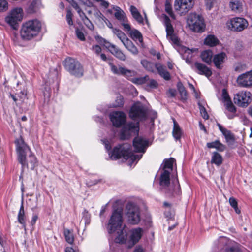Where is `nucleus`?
Instances as JSON below:
<instances>
[{
	"label": "nucleus",
	"mask_w": 252,
	"mask_h": 252,
	"mask_svg": "<svg viewBox=\"0 0 252 252\" xmlns=\"http://www.w3.org/2000/svg\"><path fill=\"white\" fill-rule=\"evenodd\" d=\"M141 63L142 66L148 71L153 72L155 68L156 67V64L153 63L149 62L146 60H143L141 61Z\"/></svg>",
	"instance_id": "obj_39"
},
{
	"label": "nucleus",
	"mask_w": 252,
	"mask_h": 252,
	"mask_svg": "<svg viewBox=\"0 0 252 252\" xmlns=\"http://www.w3.org/2000/svg\"><path fill=\"white\" fill-rule=\"evenodd\" d=\"M109 117L113 126L117 127L121 126L126 122V116L123 112H113L110 114Z\"/></svg>",
	"instance_id": "obj_16"
},
{
	"label": "nucleus",
	"mask_w": 252,
	"mask_h": 252,
	"mask_svg": "<svg viewBox=\"0 0 252 252\" xmlns=\"http://www.w3.org/2000/svg\"><path fill=\"white\" fill-rule=\"evenodd\" d=\"M170 173L168 171H161L159 178V184L162 188L165 189V192L166 195L168 197H172L180 194V187L177 180L176 182L173 183V184L170 185Z\"/></svg>",
	"instance_id": "obj_4"
},
{
	"label": "nucleus",
	"mask_w": 252,
	"mask_h": 252,
	"mask_svg": "<svg viewBox=\"0 0 252 252\" xmlns=\"http://www.w3.org/2000/svg\"><path fill=\"white\" fill-rule=\"evenodd\" d=\"M123 210L117 208L114 210L109 221L108 230L109 233H112L117 230H120V233L116 238V242L124 243L126 238V231L123 228L121 229L123 223Z\"/></svg>",
	"instance_id": "obj_1"
},
{
	"label": "nucleus",
	"mask_w": 252,
	"mask_h": 252,
	"mask_svg": "<svg viewBox=\"0 0 252 252\" xmlns=\"http://www.w3.org/2000/svg\"><path fill=\"white\" fill-rule=\"evenodd\" d=\"M233 100L238 106L246 107L252 101V94L249 91H239L234 94Z\"/></svg>",
	"instance_id": "obj_8"
},
{
	"label": "nucleus",
	"mask_w": 252,
	"mask_h": 252,
	"mask_svg": "<svg viewBox=\"0 0 252 252\" xmlns=\"http://www.w3.org/2000/svg\"><path fill=\"white\" fill-rule=\"evenodd\" d=\"M229 6L231 9L235 12H240L242 10V2L238 0H231Z\"/></svg>",
	"instance_id": "obj_31"
},
{
	"label": "nucleus",
	"mask_w": 252,
	"mask_h": 252,
	"mask_svg": "<svg viewBox=\"0 0 252 252\" xmlns=\"http://www.w3.org/2000/svg\"><path fill=\"white\" fill-rule=\"evenodd\" d=\"M190 89L193 91L195 98L198 99L200 98V92L196 91L194 87L191 84H190Z\"/></svg>",
	"instance_id": "obj_58"
},
{
	"label": "nucleus",
	"mask_w": 252,
	"mask_h": 252,
	"mask_svg": "<svg viewBox=\"0 0 252 252\" xmlns=\"http://www.w3.org/2000/svg\"><path fill=\"white\" fill-rule=\"evenodd\" d=\"M167 38L171 40L173 44L179 45V40L178 38L174 34H172L171 35H169L168 36H167Z\"/></svg>",
	"instance_id": "obj_53"
},
{
	"label": "nucleus",
	"mask_w": 252,
	"mask_h": 252,
	"mask_svg": "<svg viewBox=\"0 0 252 252\" xmlns=\"http://www.w3.org/2000/svg\"><path fill=\"white\" fill-rule=\"evenodd\" d=\"M226 58V55L224 52L219 53L214 56L213 61L217 68L219 69L222 68V65L224 63Z\"/></svg>",
	"instance_id": "obj_24"
},
{
	"label": "nucleus",
	"mask_w": 252,
	"mask_h": 252,
	"mask_svg": "<svg viewBox=\"0 0 252 252\" xmlns=\"http://www.w3.org/2000/svg\"><path fill=\"white\" fill-rule=\"evenodd\" d=\"M228 27L232 31L240 32L248 26L247 21L243 18L235 17L231 19L227 23Z\"/></svg>",
	"instance_id": "obj_13"
},
{
	"label": "nucleus",
	"mask_w": 252,
	"mask_h": 252,
	"mask_svg": "<svg viewBox=\"0 0 252 252\" xmlns=\"http://www.w3.org/2000/svg\"><path fill=\"white\" fill-rule=\"evenodd\" d=\"M24 163L23 164L19 162L22 165V171L23 172L25 168H30L31 170L34 169L38 166V160L36 156L32 154L31 152L30 155L27 158L25 156Z\"/></svg>",
	"instance_id": "obj_17"
},
{
	"label": "nucleus",
	"mask_w": 252,
	"mask_h": 252,
	"mask_svg": "<svg viewBox=\"0 0 252 252\" xmlns=\"http://www.w3.org/2000/svg\"><path fill=\"white\" fill-rule=\"evenodd\" d=\"M223 161V158L220 154L217 152L212 153L211 162L217 166H220Z\"/></svg>",
	"instance_id": "obj_32"
},
{
	"label": "nucleus",
	"mask_w": 252,
	"mask_h": 252,
	"mask_svg": "<svg viewBox=\"0 0 252 252\" xmlns=\"http://www.w3.org/2000/svg\"><path fill=\"white\" fill-rule=\"evenodd\" d=\"M96 39L100 43H104L106 48L117 58L123 61L126 60V55L116 45L106 41L104 39L99 36L96 37Z\"/></svg>",
	"instance_id": "obj_12"
},
{
	"label": "nucleus",
	"mask_w": 252,
	"mask_h": 252,
	"mask_svg": "<svg viewBox=\"0 0 252 252\" xmlns=\"http://www.w3.org/2000/svg\"><path fill=\"white\" fill-rule=\"evenodd\" d=\"M194 66L199 74L205 75L208 78L211 76L212 73L211 69L205 65L196 62L195 63Z\"/></svg>",
	"instance_id": "obj_23"
},
{
	"label": "nucleus",
	"mask_w": 252,
	"mask_h": 252,
	"mask_svg": "<svg viewBox=\"0 0 252 252\" xmlns=\"http://www.w3.org/2000/svg\"><path fill=\"white\" fill-rule=\"evenodd\" d=\"M132 16L138 23L140 24H143V18L139 12L133 15Z\"/></svg>",
	"instance_id": "obj_57"
},
{
	"label": "nucleus",
	"mask_w": 252,
	"mask_h": 252,
	"mask_svg": "<svg viewBox=\"0 0 252 252\" xmlns=\"http://www.w3.org/2000/svg\"><path fill=\"white\" fill-rule=\"evenodd\" d=\"M109 65L113 74L117 75H122L129 79L130 77L134 76L136 74V72L134 70L128 69L120 65L117 66L112 63H109Z\"/></svg>",
	"instance_id": "obj_14"
},
{
	"label": "nucleus",
	"mask_w": 252,
	"mask_h": 252,
	"mask_svg": "<svg viewBox=\"0 0 252 252\" xmlns=\"http://www.w3.org/2000/svg\"><path fill=\"white\" fill-rule=\"evenodd\" d=\"M109 154L112 159L116 160L123 158L126 160H129L130 166H131L135 161L137 162L142 157V154H134L131 150L130 146L128 144H124L115 147Z\"/></svg>",
	"instance_id": "obj_2"
},
{
	"label": "nucleus",
	"mask_w": 252,
	"mask_h": 252,
	"mask_svg": "<svg viewBox=\"0 0 252 252\" xmlns=\"http://www.w3.org/2000/svg\"><path fill=\"white\" fill-rule=\"evenodd\" d=\"M64 235L65 240L67 243L70 244H73L74 242V237L72 233L67 229H64Z\"/></svg>",
	"instance_id": "obj_44"
},
{
	"label": "nucleus",
	"mask_w": 252,
	"mask_h": 252,
	"mask_svg": "<svg viewBox=\"0 0 252 252\" xmlns=\"http://www.w3.org/2000/svg\"><path fill=\"white\" fill-rule=\"evenodd\" d=\"M131 235L130 236V242L131 246L132 247L136 244L141 239L143 233V230L142 228L138 227L133 229L131 230Z\"/></svg>",
	"instance_id": "obj_21"
},
{
	"label": "nucleus",
	"mask_w": 252,
	"mask_h": 252,
	"mask_svg": "<svg viewBox=\"0 0 252 252\" xmlns=\"http://www.w3.org/2000/svg\"><path fill=\"white\" fill-rule=\"evenodd\" d=\"M148 81H149V82L147 85V87L150 88H155L157 87L158 83L156 80L154 79H149Z\"/></svg>",
	"instance_id": "obj_59"
},
{
	"label": "nucleus",
	"mask_w": 252,
	"mask_h": 252,
	"mask_svg": "<svg viewBox=\"0 0 252 252\" xmlns=\"http://www.w3.org/2000/svg\"><path fill=\"white\" fill-rule=\"evenodd\" d=\"M190 28L196 32H202L205 29V24L203 18L195 13L190 14Z\"/></svg>",
	"instance_id": "obj_11"
},
{
	"label": "nucleus",
	"mask_w": 252,
	"mask_h": 252,
	"mask_svg": "<svg viewBox=\"0 0 252 252\" xmlns=\"http://www.w3.org/2000/svg\"><path fill=\"white\" fill-rule=\"evenodd\" d=\"M156 68H157L159 74L166 80L170 79V74L166 70L165 68L160 64H156Z\"/></svg>",
	"instance_id": "obj_29"
},
{
	"label": "nucleus",
	"mask_w": 252,
	"mask_h": 252,
	"mask_svg": "<svg viewBox=\"0 0 252 252\" xmlns=\"http://www.w3.org/2000/svg\"><path fill=\"white\" fill-rule=\"evenodd\" d=\"M173 123L174 127L172 131L173 136L176 140H179L181 138L182 131L179 127L178 124L174 119L173 120Z\"/></svg>",
	"instance_id": "obj_37"
},
{
	"label": "nucleus",
	"mask_w": 252,
	"mask_h": 252,
	"mask_svg": "<svg viewBox=\"0 0 252 252\" xmlns=\"http://www.w3.org/2000/svg\"><path fill=\"white\" fill-rule=\"evenodd\" d=\"M200 57L204 62L210 64L212 62L213 53L210 50H204L201 53Z\"/></svg>",
	"instance_id": "obj_27"
},
{
	"label": "nucleus",
	"mask_w": 252,
	"mask_h": 252,
	"mask_svg": "<svg viewBox=\"0 0 252 252\" xmlns=\"http://www.w3.org/2000/svg\"><path fill=\"white\" fill-rule=\"evenodd\" d=\"M175 161V160L173 158L165 159L163 161V167L162 171L166 170L171 173L173 170V166Z\"/></svg>",
	"instance_id": "obj_33"
},
{
	"label": "nucleus",
	"mask_w": 252,
	"mask_h": 252,
	"mask_svg": "<svg viewBox=\"0 0 252 252\" xmlns=\"http://www.w3.org/2000/svg\"><path fill=\"white\" fill-rule=\"evenodd\" d=\"M122 25L123 26L124 29L129 32L132 31L131 30V27L130 25L127 23V22H121Z\"/></svg>",
	"instance_id": "obj_64"
},
{
	"label": "nucleus",
	"mask_w": 252,
	"mask_h": 252,
	"mask_svg": "<svg viewBox=\"0 0 252 252\" xmlns=\"http://www.w3.org/2000/svg\"><path fill=\"white\" fill-rule=\"evenodd\" d=\"M72 16L73 14L71 11L69 10H67L66 18L67 22L69 25H72L73 24V22L72 21Z\"/></svg>",
	"instance_id": "obj_54"
},
{
	"label": "nucleus",
	"mask_w": 252,
	"mask_h": 252,
	"mask_svg": "<svg viewBox=\"0 0 252 252\" xmlns=\"http://www.w3.org/2000/svg\"><path fill=\"white\" fill-rule=\"evenodd\" d=\"M222 97L224 104L232 101L226 89L222 90Z\"/></svg>",
	"instance_id": "obj_49"
},
{
	"label": "nucleus",
	"mask_w": 252,
	"mask_h": 252,
	"mask_svg": "<svg viewBox=\"0 0 252 252\" xmlns=\"http://www.w3.org/2000/svg\"><path fill=\"white\" fill-rule=\"evenodd\" d=\"M42 24L37 19L29 20L23 23L20 33L21 38L26 41L36 37L41 31Z\"/></svg>",
	"instance_id": "obj_3"
},
{
	"label": "nucleus",
	"mask_w": 252,
	"mask_h": 252,
	"mask_svg": "<svg viewBox=\"0 0 252 252\" xmlns=\"http://www.w3.org/2000/svg\"><path fill=\"white\" fill-rule=\"evenodd\" d=\"M18 221L23 226L25 232H26V216L24 209L23 201H22L21 205L18 214Z\"/></svg>",
	"instance_id": "obj_26"
},
{
	"label": "nucleus",
	"mask_w": 252,
	"mask_h": 252,
	"mask_svg": "<svg viewBox=\"0 0 252 252\" xmlns=\"http://www.w3.org/2000/svg\"><path fill=\"white\" fill-rule=\"evenodd\" d=\"M76 35L77 38L81 41H84L85 40V37L83 32L80 31L79 29H76L75 31Z\"/></svg>",
	"instance_id": "obj_55"
},
{
	"label": "nucleus",
	"mask_w": 252,
	"mask_h": 252,
	"mask_svg": "<svg viewBox=\"0 0 252 252\" xmlns=\"http://www.w3.org/2000/svg\"><path fill=\"white\" fill-rule=\"evenodd\" d=\"M124 101L123 97L121 95H119L116 97L115 103H113L111 107H121L123 105Z\"/></svg>",
	"instance_id": "obj_46"
},
{
	"label": "nucleus",
	"mask_w": 252,
	"mask_h": 252,
	"mask_svg": "<svg viewBox=\"0 0 252 252\" xmlns=\"http://www.w3.org/2000/svg\"><path fill=\"white\" fill-rule=\"evenodd\" d=\"M113 32L123 43L128 38L126 35L121 30L117 29H113Z\"/></svg>",
	"instance_id": "obj_41"
},
{
	"label": "nucleus",
	"mask_w": 252,
	"mask_h": 252,
	"mask_svg": "<svg viewBox=\"0 0 252 252\" xmlns=\"http://www.w3.org/2000/svg\"><path fill=\"white\" fill-rule=\"evenodd\" d=\"M198 105L199 106V108L200 110V112L202 117L207 120L209 118V115L205 108V107L201 104L200 101H198Z\"/></svg>",
	"instance_id": "obj_47"
},
{
	"label": "nucleus",
	"mask_w": 252,
	"mask_h": 252,
	"mask_svg": "<svg viewBox=\"0 0 252 252\" xmlns=\"http://www.w3.org/2000/svg\"><path fill=\"white\" fill-rule=\"evenodd\" d=\"M63 65L71 75L75 77H82L84 74V68L81 63L75 59L67 57L63 61Z\"/></svg>",
	"instance_id": "obj_5"
},
{
	"label": "nucleus",
	"mask_w": 252,
	"mask_h": 252,
	"mask_svg": "<svg viewBox=\"0 0 252 252\" xmlns=\"http://www.w3.org/2000/svg\"><path fill=\"white\" fill-rule=\"evenodd\" d=\"M83 22L89 29H90L91 31H93L94 30V26L88 18L86 19Z\"/></svg>",
	"instance_id": "obj_56"
},
{
	"label": "nucleus",
	"mask_w": 252,
	"mask_h": 252,
	"mask_svg": "<svg viewBox=\"0 0 252 252\" xmlns=\"http://www.w3.org/2000/svg\"><path fill=\"white\" fill-rule=\"evenodd\" d=\"M222 133L224 136L227 143H232L234 142L235 137L234 134L230 130L226 129Z\"/></svg>",
	"instance_id": "obj_43"
},
{
	"label": "nucleus",
	"mask_w": 252,
	"mask_h": 252,
	"mask_svg": "<svg viewBox=\"0 0 252 252\" xmlns=\"http://www.w3.org/2000/svg\"><path fill=\"white\" fill-rule=\"evenodd\" d=\"M178 87L182 98L183 99H185L186 98L187 92L185 91L184 87L182 86V85L181 83H179L178 84Z\"/></svg>",
	"instance_id": "obj_50"
},
{
	"label": "nucleus",
	"mask_w": 252,
	"mask_h": 252,
	"mask_svg": "<svg viewBox=\"0 0 252 252\" xmlns=\"http://www.w3.org/2000/svg\"><path fill=\"white\" fill-rule=\"evenodd\" d=\"M126 217L127 221L132 224H137L140 221V209L139 207L131 202H129L126 206Z\"/></svg>",
	"instance_id": "obj_7"
},
{
	"label": "nucleus",
	"mask_w": 252,
	"mask_h": 252,
	"mask_svg": "<svg viewBox=\"0 0 252 252\" xmlns=\"http://www.w3.org/2000/svg\"><path fill=\"white\" fill-rule=\"evenodd\" d=\"M215 0H205V4H206L207 8L208 10H210L212 8L214 2L215 1Z\"/></svg>",
	"instance_id": "obj_61"
},
{
	"label": "nucleus",
	"mask_w": 252,
	"mask_h": 252,
	"mask_svg": "<svg viewBox=\"0 0 252 252\" xmlns=\"http://www.w3.org/2000/svg\"><path fill=\"white\" fill-rule=\"evenodd\" d=\"M15 143L18 160L19 162H21L23 164L24 163L25 156H26L28 152L31 153V151L21 137L16 139Z\"/></svg>",
	"instance_id": "obj_9"
},
{
	"label": "nucleus",
	"mask_w": 252,
	"mask_h": 252,
	"mask_svg": "<svg viewBox=\"0 0 252 252\" xmlns=\"http://www.w3.org/2000/svg\"><path fill=\"white\" fill-rule=\"evenodd\" d=\"M229 202L231 206L235 210V212L238 214H240L241 211L238 207V203L236 199L233 197H230Z\"/></svg>",
	"instance_id": "obj_45"
},
{
	"label": "nucleus",
	"mask_w": 252,
	"mask_h": 252,
	"mask_svg": "<svg viewBox=\"0 0 252 252\" xmlns=\"http://www.w3.org/2000/svg\"><path fill=\"white\" fill-rule=\"evenodd\" d=\"M131 38L135 41H138L140 43H143V36L141 32L137 30H132L130 32Z\"/></svg>",
	"instance_id": "obj_38"
},
{
	"label": "nucleus",
	"mask_w": 252,
	"mask_h": 252,
	"mask_svg": "<svg viewBox=\"0 0 252 252\" xmlns=\"http://www.w3.org/2000/svg\"><path fill=\"white\" fill-rule=\"evenodd\" d=\"M178 51L182 57V58L188 63L189 62V48L184 46H179L178 48Z\"/></svg>",
	"instance_id": "obj_35"
},
{
	"label": "nucleus",
	"mask_w": 252,
	"mask_h": 252,
	"mask_svg": "<svg viewBox=\"0 0 252 252\" xmlns=\"http://www.w3.org/2000/svg\"><path fill=\"white\" fill-rule=\"evenodd\" d=\"M189 0H175V10L181 15L186 14L189 11Z\"/></svg>",
	"instance_id": "obj_19"
},
{
	"label": "nucleus",
	"mask_w": 252,
	"mask_h": 252,
	"mask_svg": "<svg viewBox=\"0 0 252 252\" xmlns=\"http://www.w3.org/2000/svg\"><path fill=\"white\" fill-rule=\"evenodd\" d=\"M113 9L116 11L114 16L121 22H127V18L124 11L118 6H113Z\"/></svg>",
	"instance_id": "obj_25"
},
{
	"label": "nucleus",
	"mask_w": 252,
	"mask_h": 252,
	"mask_svg": "<svg viewBox=\"0 0 252 252\" xmlns=\"http://www.w3.org/2000/svg\"><path fill=\"white\" fill-rule=\"evenodd\" d=\"M23 17V10L21 7H15L11 10L5 18V22L13 29H17L19 23Z\"/></svg>",
	"instance_id": "obj_6"
},
{
	"label": "nucleus",
	"mask_w": 252,
	"mask_h": 252,
	"mask_svg": "<svg viewBox=\"0 0 252 252\" xmlns=\"http://www.w3.org/2000/svg\"><path fill=\"white\" fill-rule=\"evenodd\" d=\"M129 115L132 120L142 121L146 118V110L143 104L137 102L131 107Z\"/></svg>",
	"instance_id": "obj_10"
},
{
	"label": "nucleus",
	"mask_w": 252,
	"mask_h": 252,
	"mask_svg": "<svg viewBox=\"0 0 252 252\" xmlns=\"http://www.w3.org/2000/svg\"><path fill=\"white\" fill-rule=\"evenodd\" d=\"M218 43V39L213 35H209L207 36L204 40V44L211 47L215 46Z\"/></svg>",
	"instance_id": "obj_36"
},
{
	"label": "nucleus",
	"mask_w": 252,
	"mask_h": 252,
	"mask_svg": "<svg viewBox=\"0 0 252 252\" xmlns=\"http://www.w3.org/2000/svg\"><path fill=\"white\" fill-rule=\"evenodd\" d=\"M149 80V76L145 75L144 77L132 78L131 81L135 84L141 85L147 83Z\"/></svg>",
	"instance_id": "obj_42"
},
{
	"label": "nucleus",
	"mask_w": 252,
	"mask_h": 252,
	"mask_svg": "<svg viewBox=\"0 0 252 252\" xmlns=\"http://www.w3.org/2000/svg\"><path fill=\"white\" fill-rule=\"evenodd\" d=\"M163 17L164 18V24L166 27L167 36H168L169 35L174 34V29L171 24L169 18L165 14H163Z\"/></svg>",
	"instance_id": "obj_34"
},
{
	"label": "nucleus",
	"mask_w": 252,
	"mask_h": 252,
	"mask_svg": "<svg viewBox=\"0 0 252 252\" xmlns=\"http://www.w3.org/2000/svg\"><path fill=\"white\" fill-rule=\"evenodd\" d=\"M165 11L171 18L175 19V17L172 11V6L170 4L167 2L165 4Z\"/></svg>",
	"instance_id": "obj_51"
},
{
	"label": "nucleus",
	"mask_w": 252,
	"mask_h": 252,
	"mask_svg": "<svg viewBox=\"0 0 252 252\" xmlns=\"http://www.w3.org/2000/svg\"><path fill=\"white\" fill-rule=\"evenodd\" d=\"M77 13H78L79 17L82 20V21H83L84 20H85L86 19H87L88 18L86 16V15H85V13L81 9L80 10H79L78 11H77Z\"/></svg>",
	"instance_id": "obj_63"
},
{
	"label": "nucleus",
	"mask_w": 252,
	"mask_h": 252,
	"mask_svg": "<svg viewBox=\"0 0 252 252\" xmlns=\"http://www.w3.org/2000/svg\"><path fill=\"white\" fill-rule=\"evenodd\" d=\"M224 105L225 108V114L229 119H233L237 116L236 107L232 101H229Z\"/></svg>",
	"instance_id": "obj_22"
},
{
	"label": "nucleus",
	"mask_w": 252,
	"mask_h": 252,
	"mask_svg": "<svg viewBox=\"0 0 252 252\" xmlns=\"http://www.w3.org/2000/svg\"><path fill=\"white\" fill-rule=\"evenodd\" d=\"M94 1L97 2H100V5L102 7L107 8L109 6V3L105 1V0H94Z\"/></svg>",
	"instance_id": "obj_60"
},
{
	"label": "nucleus",
	"mask_w": 252,
	"mask_h": 252,
	"mask_svg": "<svg viewBox=\"0 0 252 252\" xmlns=\"http://www.w3.org/2000/svg\"><path fill=\"white\" fill-rule=\"evenodd\" d=\"M8 8V4L6 0H0V12L6 11Z\"/></svg>",
	"instance_id": "obj_48"
},
{
	"label": "nucleus",
	"mask_w": 252,
	"mask_h": 252,
	"mask_svg": "<svg viewBox=\"0 0 252 252\" xmlns=\"http://www.w3.org/2000/svg\"><path fill=\"white\" fill-rule=\"evenodd\" d=\"M133 145L135 152L143 153L148 147V141L145 138L137 137L133 139Z\"/></svg>",
	"instance_id": "obj_20"
},
{
	"label": "nucleus",
	"mask_w": 252,
	"mask_h": 252,
	"mask_svg": "<svg viewBox=\"0 0 252 252\" xmlns=\"http://www.w3.org/2000/svg\"><path fill=\"white\" fill-rule=\"evenodd\" d=\"M139 131V123L135 124L133 122L129 123L122 128L120 138L122 140L128 139L132 132H138Z\"/></svg>",
	"instance_id": "obj_15"
},
{
	"label": "nucleus",
	"mask_w": 252,
	"mask_h": 252,
	"mask_svg": "<svg viewBox=\"0 0 252 252\" xmlns=\"http://www.w3.org/2000/svg\"><path fill=\"white\" fill-rule=\"evenodd\" d=\"M92 49L94 51V52L98 56L100 54V53L101 52V47L97 45L93 46L92 47Z\"/></svg>",
	"instance_id": "obj_62"
},
{
	"label": "nucleus",
	"mask_w": 252,
	"mask_h": 252,
	"mask_svg": "<svg viewBox=\"0 0 252 252\" xmlns=\"http://www.w3.org/2000/svg\"><path fill=\"white\" fill-rule=\"evenodd\" d=\"M207 146L208 148H215L220 152H222L225 149V146L221 143L219 140L208 142L207 143Z\"/></svg>",
	"instance_id": "obj_30"
},
{
	"label": "nucleus",
	"mask_w": 252,
	"mask_h": 252,
	"mask_svg": "<svg viewBox=\"0 0 252 252\" xmlns=\"http://www.w3.org/2000/svg\"><path fill=\"white\" fill-rule=\"evenodd\" d=\"M225 252H242V251L238 246L234 245L226 248Z\"/></svg>",
	"instance_id": "obj_52"
},
{
	"label": "nucleus",
	"mask_w": 252,
	"mask_h": 252,
	"mask_svg": "<svg viewBox=\"0 0 252 252\" xmlns=\"http://www.w3.org/2000/svg\"><path fill=\"white\" fill-rule=\"evenodd\" d=\"M237 82L242 87L252 86V70L240 75L237 79Z\"/></svg>",
	"instance_id": "obj_18"
},
{
	"label": "nucleus",
	"mask_w": 252,
	"mask_h": 252,
	"mask_svg": "<svg viewBox=\"0 0 252 252\" xmlns=\"http://www.w3.org/2000/svg\"><path fill=\"white\" fill-rule=\"evenodd\" d=\"M41 4V0H33L28 8V12L31 13L36 12Z\"/></svg>",
	"instance_id": "obj_40"
},
{
	"label": "nucleus",
	"mask_w": 252,
	"mask_h": 252,
	"mask_svg": "<svg viewBox=\"0 0 252 252\" xmlns=\"http://www.w3.org/2000/svg\"><path fill=\"white\" fill-rule=\"evenodd\" d=\"M123 45L132 54L136 55L138 53L137 47L134 45L132 42L128 38L126 39L123 43Z\"/></svg>",
	"instance_id": "obj_28"
}]
</instances>
